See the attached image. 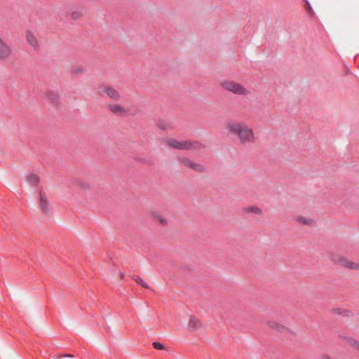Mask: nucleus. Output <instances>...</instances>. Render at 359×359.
I'll list each match as a JSON object with an SVG mask.
<instances>
[{"label":"nucleus","mask_w":359,"mask_h":359,"mask_svg":"<svg viewBox=\"0 0 359 359\" xmlns=\"http://www.w3.org/2000/svg\"><path fill=\"white\" fill-rule=\"evenodd\" d=\"M81 16V11H73L72 13V18L74 20H77Z\"/></svg>","instance_id":"obj_21"},{"label":"nucleus","mask_w":359,"mask_h":359,"mask_svg":"<svg viewBox=\"0 0 359 359\" xmlns=\"http://www.w3.org/2000/svg\"><path fill=\"white\" fill-rule=\"evenodd\" d=\"M27 181L30 185L36 186L39 182V178L35 174H29L27 177Z\"/></svg>","instance_id":"obj_14"},{"label":"nucleus","mask_w":359,"mask_h":359,"mask_svg":"<svg viewBox=\"0 0 359 359\" xmlns=\"http://www.w3.org/2000/svg\"><path fill=\"white\" fill-rule=\"evenodd\" d=\"M346 339L351 346L359 350V341L351 337H347Z\"/></svg>","instance_id":"obj_18"},{"label":"nucleus","mask_w":359,"mask_h":359,"mask_svg":"<svg viewBox=\"0 0 359 359\" xmlns=\"http://www.w3.org/2000/svg\"><path fill=\"white\" fill-rule=\"evenodd\" d=\"M153 346L156 349H158V350L164 349V346L162 344H160L158 342H154L153 343Z\"/></svg>","instance_id":"obj_23"},{"label":"nucleus","mask_w":359,"mask_h":359,"mask_svg":"<svg viewBox=\"0 0 359 359\" xmlns=\"http://www.w3.org/2000/svg\"><path fill=\"white\" fill-rule=\"evenodd\" d=\"M244 211L247 213H254L256 215H259L262 212L261 209L255 206L245 208Z\"/></svg>","instance_id":"obj_16"},{"label":"nucleus","mask_w":359,"mask_h":359,"mask_svg":"<svg viewBox=\"0 0 359 359\" xmlns=\"http://www.w3.org/2000/svg\"><path fill=\"white\" fill-rule=\"evenodd\" d=\"M109 109L115 115L122 116L126 114L125 109L118 104L109 105Z\"/></svg>","instance_id":"obj_10"},{"label":"nucleus","mask_w":359,"mask_h":359,"mask_svg":"<svg viewBox=\"0 0 359 359\" xmlns=\"http://www.w3.org/2000/svg\"><path fill=\"white\" fill-rule=\"evenodd\" d=\"M227 130L236 136L241 144L248 145L255 143V136L252 129L243 122L229 121L226 124Z\"/></svg>","instance_id":"obj_1"},{"label":"nucleus","mask_w":359,"mask_h":359,"mask_svg":"<svg viewBox=\"0 0 359 359\" xmlns=\"http://www.w3.org/2000/svg\"><path fill=\"white\" fill-rule=\"evenodd\" d=\"M72 72L74 74L79 75L86 72V69L81 65H75L72 67Z\"/></svg>","instance_id":"obj_17"},{"label":"nucleus","mask_w":359,"mask_h":359,"mask_svg":"<svg viewBox=\"0 0 359 359\" xmlns=\"http://www.w3.org/2000/svg\"><path fill=\"white\" fill-rule=\"evenodd\" d=\"M201 321L195 316H191L188 323V327L190 331H195L201 327Z\"/></svg>","instance_id":"obj_9"},{"label":"nucleus","mask_w":359,"mask_h":359,"mask_svg":"<svg viewBox=\"0 0 359 359\" xmlns=\"http://www.w3.org/2000/svg\"><path fill=\"white\" fill-rule=\"evenodd\" d=\"M119 274H120L121 278H123L124 277V274L123 273L119 272Z\"/></svg>","instance_id":"obj_26"},{"label":"nucleus","mask_w":359,"mask_h":359,"mask_svg":"<svg viewBox=\"0 0 359 359\" xmlns=\"http://www.w3.org/2000/svg\"><path fill=\"white\" fill-rule=\"evenodd\" d=\"M46 97L53 104H57L60 99L58 93L53 90H48L46 93Z\"/></svg>","instance_id":"obj_13"},{"label":"nucleus","mask_w":359,"mask_h":359,"mask_svg":"<svg viewBox=\"0 0 359 359\" xmlns=\"http://www.w3.org/2000/svg\"><path fill=\"white\" fill-rule=\"evenodd\" d=\"M269 326L279 332H285L287 330V328L283 325H280L275 321H270L268 323Z\"/></svg>","instance_id":"obj_12"},{"label":"nucleus","mask_w":359,"mask_h":359,"mask_svg":"<svg viewBox=\"0 0 359 359\" xmlns=\"http://www.w3.org/2000/svg\"><path fill=\"white\" fill-rule=\"evenodd\" d=\"M63 357H69V358H73V355L71 354H65L63 355Z\"/></svg>","instance_id":"obj_25"},{"label":"nucleus","mask_w":359,"mask_h":359,"mask_svg":"<svg viewBox=\"0 0 359 359\" xmlns=\"http://www.w3.org/2000/svg\"><path fill=\"white\" fill-rule=\"evenodd\" d=\"M298 221L300 223H302L304 224H310L311 223V222H312L311 219H306V218L302 217H299L298 218Z\"/></svg>","instance_id":"obj_20"},{"label":"nucleus","mask_w":359,"mask_h":359,"mask_svg":"<svg viewBox=\"0 0 359 359\" xmlns=\"http://www.w3.org/2000/svg\"><path fill=\"white\" fill-rule=\"evenodd\" d=\"M100 94H106L109 97L117 100L120 95L118 92L113 87L104 86L100 88Z\"/></svg>","instance_id":"obj_6"},{"label":"nucleus","mask_w":359,"mask_h":359,"mask_svg":"<svg viewBox=\"0 0 359 359\" xmlns=\"http://www.w3.org/2000/svg\"><path fill=\"white\" fill-rule=\"evenodd\" d=\"M39 205L41 210L44 213H47L49 210L48 209V202L47 200V198L46 196L45 193L42 191V189H40L39 193Z\"/></svg>","instance_id":"obj_8"},{"label":"nucleus","mask_w":359,"mask_h":359,"mask_svg":"<svg viewBox=\"0 0 359 359\" xmlns=\"http://www.w3.org/2000/svg\"><path fill=\"white\" fill-rule=\"evenodd\" d=\"M333 261L342 266L350 269L359 270V264L353 262L345 257H333Z\"/></svg>","instance_id":"obj_5"},{"label":"nucleus","mask_w":359,"mask_h":359,"mask_svg":"<svg viewBox=\"0 0 359 359\" xmlns=\"http://www.w3.org/2000/svg\"><path fill=\"white\" fill-rule=\"evenodd\" d=\"M133 279L140 285H141L142 287L146 289H149V285L139 276H134L133 277Z\"/></svg>","instance_id":"obj_15"},{"label":"nucleus","mask_w":359,"mask_h":359,"mask_svg":"<svg viewBox=\"0 0 359 359\" xmlns=\"http://www.w3.org/2000/svg\"><path fill=\"white\" fill-rule=\"evenodd\" d=\"M166 144L171 148L180 150L198 151L203 149L205 145L198 141H178L175 139H168Z\"/></svg>","instance_id":"obj_2"},{"label":"nucleus","mask_w":359,"mask_h":359,"mask_svg":"<svg viewBox=\"0 0 359 359\" xmlns=\"http://www.w3.org/2000/svg\"><path fill=\"white\" fill-rule=\"evenodd\" d=\"M306 2V5H305V9L306 11L309 13V14H312L313 13V10H312V8L310 5V4L309 3L308 1H305Z\"/></svg>","instance_id":"obj_22"},{"label":"nucleus","mask_w":359,"mask_h":359,"mask_svg":"<svg viewBox=\"0 0 359 359\" xmlns=\"http://www.w3.org/2000/svg\"><path fill=\"white\" fill-rule=\"evenodd\" d=\"M158 219L160 223H161L162 224H167V221L165 219H163L161 217H158Z\"/></svg>","instance_id":"obj_24"},{"label":"nucleus","mask_w":359,"mask_h":359,"mask_svg":"<svg viewBox=\"0 0 359 359\" xmlns=\"http://www.w3.org/2000/svg\"><path fill=\"white\" fill-rule=\"evenodd\" d=\"M11 49L0 37V58L5 59L10 56Z\"/></svg>","instance_id":"obj_7"},{"label":"nucleus","mask_w":359,"mask_h":359,"mask_svg":"<svg viewBox=\"0 0 359 359\" xmlns=\"http://www.w3.org/2000/svg\"><path fill=\"white\" fill-rule=\"evenodd\" d=\"M222 87L228 91L237 95H248L250 91L243 86L233 81H225L222 84Z\"/></svg>","instance_id":"obj_3"},{"label":"nucleus","mask_w":359,"mask_h":359,"mask_svg":"<svg viewBox=\"0 0 359 359\" xmlns=\"http://www.w3.org/2000/svg\"><path fill=\"white\" fill-rule=\"evenodd\" d=\"M179 161L185 166L189 168L195 170L196 172H202L205 170V168L203 165L195 163L187 157H180Z\"/></svg>","instance_id":"obj_4"},{"label":"nucleus","mask_w":359,"mask_h":359,"mask_svg":"<svg viewBox=\"0 0 359 359\" xmlns=\"http://www.w3.org/2000/svg\"><path fill=\"white\" fill-rule=\"evenodd\" d=\"M26 37L27 41L30 46H32L34 48H36L38 47V41L35 36L30 31H27Z\"/></svg>","instance_id":"obj_11"},{"label":"nucleus","mask_w":359,"mask_h":359,"mask_svg":"<svg viewBox=\"0 0 359 359\" xmlns=\"http://www.w3.org/2000/svg\"><path fill=\"white\" fill-rule=\"evenodd\" d=\"M157 126L159 128H161L162 130H166L170 128L169 123H168L166 121H162V120H160L158 121Z\"/></svg>","instance_id":"obj_19"}]
</instances>
